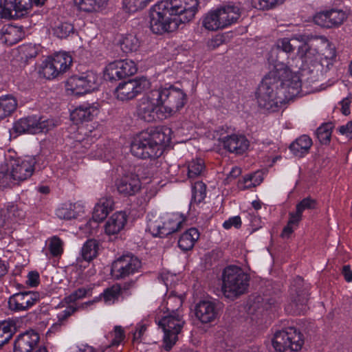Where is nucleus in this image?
I'll return each instance as SVG.
<instances>
[{"label": "nucleus", "mask_w": 352, "mask_h": 352, "mask_svg": "<svg viewBox=\"0 0 352 352\" xmlns=\"http://www.w3.org/2000/svg\"><path fill=\"white\" fill-rule=\"evenodd\" d=\"M301 85L297 74L284 69L270 71L263 78L256 92L259 107L269 112L279 111L287 100L299 94Z\"/></svg>", "instance_id": "1"}, {"label": "nucleus", "mask_w": 352, "mask_h": 352, "mask_svg": "<svg viewBox=\"0 0 352 352\" xmlns=\"http://www.w3.org/2000/svg\"><path fill=\"white\" fill-rule=\"evenodd\" d=\"M199 6L198 0H164L150 10V29L162 35L176 30L182 23L191 21Z\"/></svg>", "instance_id": "2"}, {"label": "nucleus", "mask_w": 352, "mask_h": 352, "mask_svg": "<svg viewBox=\"0 0 352 352\" xmlns=\"http://www.w3.org/2000/svg\"><path fill=\"white\" fill-rule=\"evenodd\" d=\"M171 129L167 126L151 129L137 135L131 144V153L140 159H155L164 145L170 142Z\"/></svg>", "instance_id": "3"}, {"label": "nucleus", "mask_w": 352, "mask_h": 352, "mask_svg": "<svg viewBox=\"0 0 352 352\" xmlns=\"http://www.w3.org/2000/svg\"><path fill=\"white\" fill-rule=\"evenodd\" d=\"M36 160L33 156H16L13 152L6 155L5 162L0 168V189L19 186L28 179L35 170Z\"/></svg>", "instance_id": "4"}, {"label": "nucleus", "mask_w": 352, "mask_h": 352, "mask_svg": "<svg viewBox=\"0 0 352 352\" xmlns=\"http://www.w3.org/2000/svg\"><path fill=\"white\" fill-rule=\"evenodd\" d=\"M250 276L236 265L227 266L222 273L221 291L227 298L234 300L248 289Z\"/></svg>", "instance_id": "5"}, {"label": "nucleus", "mask_w": 352, "mask_h": 352, "mask_svg": "<svg viewBox=\"0 0 352 352\" xmlns=\"http://www.w3.org/2000/svg\"><path fill=\"white\" fill-rule=\"evenodd\" d=\"M158 92L161 103V112L166 118L170 117L179 111L187 102V95L181 89L173 85L168 87L155 88Z\"/></svg>", "instance_id": "6"}, {"label": "nucleus", "mask_w": 352, "mask_h": 352, "mask_svg": "<svg viewBox=\"0 0 352 352\" xmlns=\"http://www.w3.org/2000/svg\"><path fill=\"white\" fill-rule=\"evenodd\" d=\"M308 285H305L303 279L297 276L290 287V302L285 306V311L292 315L304 314L308 302Z\"/></svg>", "instance_id": "7"}, {"label": "nucleus", "mask_w": 352, "mask_h": 352, "mask_svg": "<svg viewBox=\"0 0 352 352\" xmlns=\"http://www.w3.org/2000/svg\"><path fill=\"white\" fill-rule=\"evenodd\" d=\"M100 78L97 73L87 71L79 75H73L66 81V89L76 96L83 95L98 89Z\"/></svg>", "instance_id": "8"}, {"label": "nucleus", "mask_w": 352, "mask_h": 352, "mask_svg": "<svg viewBox=\"0 0 352 352\" xmlns=\"http://www.w3.org/2000/svg\"><path fill=\"white\" fill-rule=\"evenodd\" d=\"M185 322L181 314H167L159 320L158 324L163 329L164 349H171L178 339Z\"/></svg>", "instance_id": "9"}, {"label": "nucleus", "mask_w": 352, "mask_h": 352, "mask_svg": "<svg viewBox=\"0 0 352 352\" xmlns=\"http://www.w3.org/2000/svg\"><path fill=\"white\" fill-rule=\"evenodd\" d=\"M56 124L53 120L37 118L36 116L22 118L16 121L12 126L13 131L16 134H36L46 133L53 129Z\"/></svg>", "instance_id": "10"}, {"label": "nucleus", "mask_w": 352, "mask_h": 352, "mask_svg": "<svg viewBox=\"0 0 352 352\" xmlns=\"http://www.w3.org/2000/svg\"><path fill=\"white\" fill-rule=\"evenodd\" d=\"M303 342L302 336L294 327L276 332L272 339V345L277 352H284L287 349L298 351L300 350Z\"/></svg>", "instance_id": "11"}, {"label": "nucleus", "mask_w": 352, "mask_h": 352, "mask_svg": "<svg viewBox=\"0 0 352 352\" xmlns=\"http://www.w3.org/2000/svg\"><path fill=\"white\" fill-rule=\"evenodd\" d=\"M142 262L138 257L127 254L116 260L111 267V274L117 280L124 279L140 271Z\"/></svg>", "instance_id": "12"}, {"label": "nucleus", "mask_w": 352, "mask_h": 352, "mask_svg": "<svg viewBox=\"0 0 352 352\" xmlns=\"http://www.w3.org/2000/svg\"><path fill=\"white\" fill-rule=\"evenodd\" d=\"M72 62V57L63 52L46 58L41 65L40 73L47 79H53L65 72Z\"/></svg>", "instance_id": "13"}, {"label": "nucleus", "mask_w": 352, "mask_h": 352, "mask_svg": "<svg viewBox=\"0 0 352 352\" xmlns=\"http://www.w3.org/2000/svg\"><path fill=\"white\" fill-rule=\"evenodd\" d=\"M150 85L149 80L145 77L135 78L119 83L115 94L118 100L128 101L148 89Z\"/></svg>", "instance_id": "14"}, {"label": "nucleus", "mask_w": 352, "mask_h": 352, "mask_svg": "<svg viewBox=\"0 0 352 352\" xmlns=\"http://www.w3.org/2000/svg\"><path fill=\"white\" fill-rule=\"evenodd\" d=\"M160 97L155 89L147 92L141 99L138 108V114L140 119L152 122L157 118V110L161 111Z\"/></svg>", "instance_id": "15"}, {"label": "nucleus", "mask_w": 352, "mask_h": 352, "mask_svg": "<svg viewBox=\"0 0 352 352\" xmlns=\"http://www.w3.org/2000/svg\"><path fill=\"white\" fill-rule=\"evenodd\" d=\"M312 39H320L324 43L327 42V40L324 37H317L312 35L298 34L293 36L291 39L288 38H280L277 41V47L282 50L286 53L292 52L296 48V42L300 41L302 44L298 46L300 50L299 53H301V56H306L307 52L309 50L308 42Z\"/></svg>", "instance_id": "16"}, {"label": "nucleus", "mask_w": 352, "mask_h": 352, "mask_svg": "<svg viewBox=\"0 0 352 352\" xmlns=\"http://www.w3.org/2000/svg\"><path fill=\"white\" fill-rule=\"evenodd\" d=\"M39 300V294L33 292H22L12 295L8 298V308L14 312L29 309Z\"/></svg>", "instance_id": "17"}, {"label": "nucleus", "mask_w": 352, "mask_h": 352, "mask_svg": "<svg viewBox=\"0 0 352 352\" xmlns=\"http://www.w3.org/2000/svg\"><path fill=\"white\" fill-rule=\"evenodd\" d=\"M32 0H0V18L10 19L32 8Z\"/></svg>", "instance_id": "18"}, {"label": "nucleus", "mask_w": 352, "mask_h": 352, "mask_svg": "<svg viewBox=\"0 0 352 352\" xmlns=\"http://www.w3.org/2000/svg\"><path fill=\"white\" fill-rule=\"evenodd\" d=\"M118 193L124 197L133 196L141 189V182L138 175L126 173L116 181Z\"/></svg>", "instance_id": "19"}, {"label": "nucleus", "mask_w": 352, "mask_h": 352, "mask_svg": "<svg viewBox=\"0 0 352 352\" xmlns=\"http://www.w3.org/2000/svg\"><path fill=\"white\" fill-rule=\"evenodd\" d=\"M346 19V15L342 10L331 9L317 13L314 21L318 25L332 28L340 25Z\"/></svg>", "instance_id": "20"}, {"label": "nucleus", "mask_w": 352, "mask_h": 352, "mask_svg": "<svg viewBox=\"0 0 352 352\" xmlns=\"http://www.w3.org/2000/svg\"><path fill=\"white\" fill-rule=\"evenodd\" d=\"M40 336L30 329L19 334L14 342V352H33L38 346Z\"/></svg>", "instance_id": "21"}, {"label": "nucleus", "mask_w": 352, "mask_h": 352, "mask_svg": "<svg viewBox=\"0 0 352 352\" xmlns=\"http://www.w3.org/2000/svg\"><path fill=\"white\" fill-rule=\"evenodd\" d=\"M219 305L210 300H201L195 305L196 318L204 324L213 322L219 316Z\"/></svg>", "instance_id": "22"}, {"label": "nucleus", "mask_w": 352, "mask_h": 352, "mask_svg": "<svg viewBox=\"0 0 352 352\" xmlns=\"http://www.w3.org/2000/svg\"><path fill=\"white\" fill-rule=\"evenodd\" d=\"M223 148L230 153L241 155L250 146V142L243 135L230 134L220 138Z\"/></svg>", "instance_id": "23"}, {"label": "nucleus", "mask_w": 352, "mask_h": 352, "mask_svg": "<svg viewBox=\"0 0 352 352\" xmlns=\"http://www.w3.org/2000/svg\"><path fill=\"white\" fill-rule=\"evenodd\" d=\"M99 112L97 103L84 102L76 107L70 113L72 121L78 124L91 121Z\"/></svg>", "instance_id": "24"}, {"label": "nucleus", "mask_w": 352, "mask_h": 352, "mask_svg": "<svg viewBox=\"0 0 352 352\" xmlns=\"http://www.w3.org/2000/svg\"><path fill=\"white\" fill-rule=\"evenodd\" d=\"M114 202L111 197H103L94 208L92 219L87 223V226L92 228L98 227L99 222L103 221L113 209Z\"/></svg>", "instance_id": "25"}, {"label": "nucleus", "mask_w": 352, "mask_h": 352, "mask_svg": "<svg viewBox=\"0 0 352 352\" xmlns=\"http://www.w3.org/2000/svg\"><path fill=\"white\" fill-rule=\"evenodd\" d=\"M220 21L223 28L237 22L241 16L240 8L234 4H228L218 8Z\"/></svg>", "instance_id": "26"}, {"label": "nucleus", "mask_w": 352, "mask_h": 352, "mask_svg": "<svg viewBox=\"0 0 352 352\" xmlns=\"http://www.w3.org/2000/svg\"><path fill=\"white\" fill-rule=\"evenodd\" d=\"M22 28L15 25H4L0 32V41L8 45L18 43L23 37Z\"/></svg>", "instance_id": "27"}, {"label": "nucleus", "mask_w": 352, "mask_h": 352, "mask_svg": "<svg viewBox=\"0 0 352 352\" xmlns=\"http://www.w3.org/2000/svg\"><path fill=\"white\" fill-rule=\"evenodd\" d=\"M125 212L120 211L113 214L105 223L104 228L107 234H116L124 227L127 222Z\"/></svg>", "instance_id": "28"}, {"label": "nucleus", "mask_w": 352, "mask_h": 352, "mask_svg": "<svg viewBox=\"0 0 352 352\" xmlns=\"http://www.w3.org/2000/svg\"><path fill=\"white\" fill-rule=\"evenodd\" d=\"M183 220L176 214H171L162 217V237L164 238L179 231L182 225Z\"/></svg>", "instance_id": "29"}, {"label": "nucleus", "mask_w": 352, "mask_h": 352, "mask_svg": "<svg viewBox=\"0 0 352 352\" xmlns=\"http://www.w3.org/2000/svg\"><path fill=\"white\" fill-rule=\"evenodd\" d=\"M318 207V202L315 199L307 197L302 199L296 206V212H289L290 223H299L302 219V212L306 210H314Z\"/></svg>", "instance_id": "30"}, {"label": "nucleus", "mask_w": 352, "mask_h": 352, "mask_svg": "<svg viewBox=\"0 0 352 352\" xmlns=\"http://www.w3.org/2000/svg\"><path fill=\"white\" fill-rule=\"evenodd\" d=\"M311 146V139L307 135H302L290 144L289 149L294 155L302 157L309 153Z\"/></svg>", "instance_id": "31"}, {"label": "nucleus", "mask_w": 352, "mask_h": 352, "mask_svg": "<svg viewBox=\"0 0 352 352\" xmlns=\"http://www.w3.org/2000/svg\"><path fill=\"white\" fill-rule=\"evenodd\" d=\"M199 237V232L197 228H191L184 232L178 240V246L183 251L191 250L195 243Z\"/></svg>", "instance_id": "32"}, {"label": "nucleus", "mask_w": 352, "mask_h": 352, "mask_svg": "<svg viewBox=\"0 0 352 352\" xmlns=\"http://www.w3.org/2000/svg\"><path fill=\"white\" fill-rule=\"evenodd\" d=\"M17 100L11 94L0 97V120L10 116L17 107Z\"/></svg>", "instance_id": "33"}, {"label": "nucleus", "mask_w": 352, "mask_h": 352, "mask_svg": "<svg viewBox=\"0 0 352 352\" xmlns=\"http://www.w3.org/2000/svg\"><path fill=\"white\" fill-rule=\"evenodd\" d=\"M109 0H74L80 10L85 12H97L104 7Z\"/></svg>", "instance_id": "34"}, {"label": "nucleus", "mask_w": 352, "mask_h": 352, "mask_svg": "<svg viewBox=\"0 0 352 352\" xmlns=\"http://www.w3.org/2000/svg\"><path fill=\"white\" fill-rule=\"evenodd\" d=\"M219 16L218 8L209 12L203 19V26L206 29L211 31L223 29Z\"/></svg>", "instance_id": "35"}, {"label": "nucleus", "mask_w": 352, "mask_h": 352, "mask_svg": "<svg viewBox=\"0 0 352 352\" xmlns=\"http://www.w3.org/2000/svg\"><path fill=\"white\" fill-rule=\"evenodd\" d=\"M162 217L153 212L147 214V227L146 230L155 237H162Z\"/></svg>", "instance_id": "36"}, {"label": "nucleus", "mask_w": 352, "mask_h": 352, "mask_svg": "<svg viewBox=\"0 0 352 352\" xmlns=\"http://www.w3.org/2000/svg\"><path fill=\"white\" fill-rule=\"evenodd\" d=\"M99 248V243L96 239H89L83 245L81 256L83 260L90 261L96 257Z\"/></svg>", "instance_id": "37"}, {"label": "nucleus", "mask_w": 352, "mask_h": 352, "mask_svg": "<svg viewBox=\"0 0 352 352\" xmlns=\"http://www.w3.org/2000/svg\"><path fill=\"white\" fill-rule=\"evenodd\" d=\"M333 128V124L329 122L322 124L316 129L315 134L321 144L327 145L330 143Z\"/></svg>", "instance_id": "38"}, {"label": "nucleus", "mask_w": 352, "mask_h": 352, "mask_svg": "<svg viewBox=\"0 0 352 352\" xmlns=\"http://www.w3.org/2000/svg\"><path fill=\"white\" fill-rule=\"evenodd\" d=\"M140 47V41L135 35L129 34L126 35L120 41V47L123 52L129 53L135 52Z\"/></svg>", "instance_id": "39"}, {"label": "nucleus", "mask_w": 352, "mask_h": 352, "mask_svg": "<svg viewBox=\"0 0 352 352\" xmlns=\"http://www.w3.org/2000/svg\"><path fill=\"white\" fill-rule=\"evenodd\" d=\"M121 295L120 285L116 284L104 290L100 294L103 297L105 303L111 305L118 300Z\"/></svg>", "instance_id": "40"}, {"label": "nucleus", "mask_w": 352, "mask_h": 352, "mask_svg": "<svg viewBox=\"0 0 352 352\" xmlns=\"http://www.w3.org/2000/svg\"><path fill=\"white\" fill-rule=\"evenodd\" d=\"M206 186L202 182H197L192 186L191 204H199L206 197Z\"/></svg>", "instance_id": "41"}, {"label": "nucleus", "mask_w": 352, "mask_h": 352, "mask_svg": "<svg viewBox=\"0 0 352 352\" xmlns=\"http://www.w3.org/2000/svg\"><path fill=\"white\" fill-rule=\"evenodd\" d=\"M74 32V25L67 22H60L53 28L54 34L60 38H65Z\"/></svg>", "instance_id": "42"}, {"label": "nucleus", "mask_w": 352, "mask_h": 352, "mask_svg": "<svg viewBox=\"0 0 352 352\" xmlns=\"http://www.w3.org/2000/svg\"><path fill=\"white\" fill-rule=\"evenodd\" d=\"M182 306L181 298L170 294L166 302V309L168 314H181L180 308Z\"/></svg>", "instance_id": "43"}, {"label": "nucleus", "mask_w": 352, "mask_h": 352, "mask_svg": "<svg viewBox=\"0 0 352 352\" xmlns=\"http://www.w3.org/2000/svg\"><path fill=\"white\" fill-rule=\"evenodd\" d=\"M204 162L201 159L192 160L188 165V176L189 178H195L199 176L204 169Z\"/></svg>", "instance_id": "44"}, {"label": "nucleus", "mask_w": 352, "mask_h": 352, "mask_svg": "<svg viewBox=\"0 0 352 352\" xmlns=\"http://www.w3.org/2000/svg\"><path fill=\"white\" fill-rule=\"evenodd\" d=\"M18 320L11 319L0 322V331L11 339L13 335L17 331Z\"/></svg>", "instance_id": "45"}, {"label": "nucleus", "mask_w": 352, "mask_h": 352, "mask_svg": "<svg viewBox=\"0 0 352 352\" xmlns=\"http://www.w3.org/2000/svg\"><path fill=\"white\" fill-rule=\"evenodd\" d=\"M116 62L118 69H122L125 78L135 74L137 72L135 63L131 60H118Z\"/></svg>", "instance_id": "46"}, {"label": "nucleus", "mask_w": 352, "mask_h": 352, "mask_svg": "<svg viewBox=\"0 0 352 352\" xmlns=\"http://www.w3.org/2000/svg\"><path fill=\"white\" fill-rule=\"evenodd\" d=\"M106 77L110 80H117L125 78L122 69H118L116 61L111 63L106 68Z\"/></svg>", "instance_id": "47"}, {"label": "nucleus", "mask_w": 352, "mask_h": 352, "mask_svg": "<svg viewBox=\"0 0 352 352\" xmlns=\"http://www.w3.org/2000/svg\"><path fill=\"white\" fill-rule=\"evenodd\" d=\"M112 340L109 346H118L124 339L125 334L123 328L121 326H116L113 331L109 333Z\"/></svg>", "instance_id": "48"}, {"label": "nucleus", "mask_w": 352, "mask_h": 352, "mask_svg": "<svg viewBox=\"0 0 352 352\" xmlns=\"http://www.w3.org/2000/svg\"><path fill=\"white\" fill-rule=\"evenodd\" d=\"M56 216L60 219L70 220L76 217V212L72 206H63L56 210Z\"/></svg>", "instance_id": "49"}, {"label": "nucleus", "mask_w": 352, "mask_h": 352, "mask_svg": "<svg viewBox=\"0 0 352 352\" xmlns=\"http://www.w3.org/2000/svg\"><path fill=\"white\" fill-rule=\"evenodd\" d=\"M89 292V289L80 287L73 292L71 294L64 298V301L67 304H70L81 299L87 296V292Z\"/></svg>", "instance_id": "50"}, {"label": "nucleus", "mask_w": 352, "mask_h": 352, "mask_svg": "<svg viewBox=\"0 0 352 352\" xmlns=\"http://www.w3.org/2000/svg\"><path fill=\"white\" fill-rule=\"evenodd\" d=\"M49 250L54 256H57L63 252V241L58 236H53L49 244Z\"/></svg>", "instance_id": "51"}, {"label": "nucleus", "mask_w": 352, "mask_h": 352, "mask_svg": "<svg viewBox=\"0 0 352 352\" xmlns=\"http://www.w3.org/2000/svg\"><path fill=\"white\" fill-rule=\"evenodd\" d=\"M19 53L26 59L32 58L37 56L38 50L34 45L30 43L20 47Z\"/></svg>", "instance_id": "52"}, {"label": "nucleus", "mask_w": 352, "mask_h": 352, "mask_svg": "<svg viewBox=\"0 0 352 352\" xmlns=\"http://www.w3.org/2000/svg\"><path fill=\"white\" fill-rule=\"evenodd\" d=\"M7 212L9 217H13L16 219H23L25 217V212L14 203L8 204Z\"/></svg>", "instance_id": "53"}, {"label": "nucleus", "mask_w": 352, "mask_h": 352, "mask_svg": "<svg viewBox=\"0 0 352 352\" xmlns=\"http://www.w3.org/2000/svg\"><path fill=\"white\" fill-rule=\"evenodd\" d=\"M79 307L69 305L66 309L57 315L58 321L63 324L69 316L74 314Z\"/></svg>", "instance_id": "54"}, {"label": "nucleus", "mask_w": 352, "mask_h": 352, "mask_svg": "<svg viewBox=\"0 0 352 352\" xmlns=\"http://www.w3.org/2000/svg\"><path fill=\"white\" fill-rule=\"evenodd\" d=\"M285 0H258V8L261 10H270L283 3Z\"/></svg>", "instance_id": "55"}, {"label": "nucleus", "mask_w": 352, "mask_h": 352, "mask_svg": "<svg viewBox=\"0 0 352 352\" xmlns=\"http://www.w3.org/2000/svg\"><path fill=\"white\" fill-rule=\"evenodd\" d=\"M241 220L239 216L230 217L223 223V227L225 229H230L232 226L235 227L236 228H239L241 227Z\"/></svg>", "instance_id": "56"}, {"label": "nucleus", "mask_w": 352, "mask_h": 352, "mask_svg": "<svg viewBox=\"0 0 352 352\" xmlns=\"http://www.w3.org/2000/svg\"><path fill=\"white\" fill-rule=\"evenodd\" d=\"M352 100V94H349V96L342 100L340 104L342 106L341 111L344 116L350 114V104Z\"/></svg>", "instance_id": "57"}, {"label": "nucleus", "mask_w": 352, "mask_h": 352, "mask_svg": "<svg viewBox=\"0 0 352 352\" xmlns=\"http://www.w3.org/2000/svg\"><path fill=\"white\" fill-rule=\"evenodd\" d=\"M339 133L346 137H352V120L348 122L346 124L342 125L338 128Z\"/></svg>", "instance_id": "58"}, {"label": "nucleus", "mask_w": 352, "mask_h": 352, "mask_svg": "<svg viewBox=\"0 0 352 352\" xmlns=\"http://www.w3.org/2000/svg\"><path fill=\"white\" fill-rule=\"evenodd\" d=\"M27 283L31 287H36L39 283V274L37 272L32 271L28 276Z\"/></svg>", "instance_id": "59"}, {"label": "nucleus", "mask_w": 352, "mask_h": 352, "mask_svg": "<svg viewBox=\"0 0 352 352\" xmlns=\"http://www.w3.org/2000/svg\"><path fill=\"white\" fill-rule=\"evenodd\" d=\"M298 223H290V218L289 219L287 225L283 228L281 236L283 238H289L290 234L293 232L292 225L298 224Z\"/></svg>", "instance_id": "60"}, {"label": "nucleus", "mask_w": 352, "mask_h": 352, "mask_svg": "<svg viewBox=\"0 0 352 352\" xmlns=\"http://www.w3.org/2000/svg\"><path fill=\"white\" fill-rule=\"evenodd\" d=\"M228 127L227 126H219L214 131V137L217 138L220 142V138L225 137L226 135H229L228 133Z\"/></svg>", "instance_id": "61"}, {"label": "nucleus", "mask_w": 352, "mask_h": 352, "mask_svg": "<svg viewBox=\"0 0 352 352\" xmlns=\"http://www.w3.org/2000/svg\"><path fill=\"white\" fill-rule=\"evenodd\" d=\"M135 281L131 280L129 282L124 283L122 285H120L121 288V295L122 294H129L128 291L130 290L135 286Z\"/></svg>", "instance_id": "62"}, {"label": "nucleus", "mask_w": 352, "mask_h": 352, "mask_svg": "<svg viewBox=\"0 0 352 352\" xmlns=\"http://www.w3.org/2000/svg\"><path fill=\"white\" fill-rule=\"evenodd\" d=\"M342 273L347 282L352 281V270L349 265H344Z\"/></svg>", "instance_id": "63"}, {"label": "nucleus", "mask_w": 352, "mask_h": 352, "mask_svg": "<svg viewBox=\"0 0 352 352\" xmlns=\"http://www.w3.org/2000/svg\"><path fill=\"white\" fill-rule=\"evenodd\" d=\"M241 174V169L238 166L232 168L227 177V179H232L238 177Z\"/></svg>", "instance_id": "64"}]
</instances>
